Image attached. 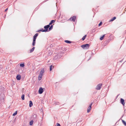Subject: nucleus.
Masks as SVG:
<instances>
[{
  "mask_svg": "<svg viewBox=\"0 0 126 126\" xmlns=\"http://www.w3.org/2000/svg\"><path fill=\"white\" fill-rule=\"evenodd\" d=\"M50 25H48L44 26V28L45 29H44L43 31H44V32H48V29Z\"/></svg>",
  "mask_w": 126,
  "mask_h": 126,
  "instance_id": "1",
  "label": "nucleus"
},
{
  "mask_svg": "<svg viewBox=\"0 0 126 126\" xmlns=\"http://www.w3.org/2000/svg\"><path fill=\"white\" fill-rule=\"evenodd\" d=\"M89 45L88 44H86L83 45L81 46V47L83 48H88L89 47Z\"/></svg>",
  "mask_w": 126,
  "mask_h": 126,
  "instance_id": "2",
  "label": "nucleus"
},
{
  "mask_svg": "<svg viewBox=\"0 0 126 126\" xmlns=\"http://www.w3.org/2000/svg\"><path fill=\"white\" fill-rule=\"evenodd\" d=\"M102 86V84H99L97 86L96 89L97 90H100Z\"/></svg>",
  "mask_w": 126,
  "mask_h": 126,
  "instance_id": "3",
  "label": "nucleus"
},
{
  "mask_svg": "<svg viewBox=\"0 0 126 126\" xmlns=\"http://www.w3.org/2000/svg\"><path fill=\"white\" fill-rule=\"evenodd\" d=\"M76 19V16H73L71 17L70 18V20H72V21L73 22H74L75 21Z\"/></svg>",
  "mask_w": 126,
  "mask_h": 126,
  "instance_id": "4",
  "label": "nucleus"
},
{
  "mask_svg": "<svg viewBox=\"0 0 126 126\" xmlns=\"http://www.w3.org/2000/svg\"><path fill=\"white\" fill-rule=\"evenodd\" d=\"M92 104V103H91L89 105V106L88 107L87 110V112L88 113L90 111L91 109V106Z\"/></svg>",
  "mask_w": 126,
  "mask_h": 126,
  "instance_id": "5",
  "label": "nucleus"
},
{
  "mask_svg": "<svg viewBox=\"0 0 126 126\" xmlns=\"http://www.w3.org/2000/svg\"><path fill=\"white\" fill-rule=\"evenodd\" d=\"M39 93L41 94H42L43 92V89L42 87H40L38 91Z\"/></svg>",
  "mask_w": 126,
  "mask_h": 126,
  "instance_id": "6",
  "label": "nucleus"
},
{
  "mask_svg": "<svg viewBox=\"0 0 126 126\" xmlns=\"http://www.w3.org/2000/svg\"><path fill=\"white\" fill-rule=\"evenodd\" d=\"M121 103L123 105H124L125 104V101L124 99L122 98H121L120 99Z\"/></svg>",
  "mask_w": 126,
  "mask_h": 126,
  "instance_id": "7",
  "label": "nucleus"
},
{
  "mask_svg": "<svg viewBox=\"0 0 126 126\" xmlns=\"http://www.w3.org/2000/svg\"><path fill=\"white\" fill-rule=\"evenodd\" d=\"M21 76L20 75H17L16 77V78L18 80H19L21 79Z\"/></svg>",
  "mask_w": 126,
  "mask_h": 126,
  "instance_id": "8",
  "label": "nucleus"
},
{
  "mask_svg": "<svg viewBox=\"0 0 126 126\" xmlns=\"http://www.w3.org/2000/svg\"><path fill=\"white\" fill-rule=\"evenodd\" d=\"M29 107H31L33 105V104L32 102L31 101H29Z\"/></svg>",
  "mask_w": 126,
  "mask_h": 126,
  "instance_id": "9",
  "label": "nucleus"
},
{
  "mask_svg": "<svg viewBox=\"0 0 126 126\" xmlns=\"http://www.w3.org/2000/svg\"><path fill=\"white\" fill-rule=\"evenodd\" d=\"M44 73V71L43 69L42 70L40 71V74L41 75H43V73Z\"/></svg>",
  "mask_w": 126,
  "mask_h": 126,
  "instance_id": "10",
  "label": "nucleus"
},
{
  "mask_svg": "<svg viewBox=\"0 0 126 126\" xmlns=\"http://www.w3.org/2000/svg\"><path fill=\"white\" fill-rule=\"evenodd\" d=\"M38 33H36L35 34V35L34 36L33 38L36 39L37 37L38 36Z\"/></svg>",
  "mask_w": 126,
  "mask_h": 126,
  "instance_id": "11",
  "label": "nucleus"
},
{
  "mask_svg": "<svg viewBox=\"0 0 126 126\" xmlns=\"http://www.w3.org/2000/svg\"><path fill=\"white\" fill-rule=\"evenodd\" d=\"M35 47H33V48L31 49L30 50V53H32V52L33 51H34V49H35Z\"/></svg>",
  "mask_w": 126,
  "mask_h": 126,
  "instance_id": "12",
  "label": "nucleus"
},
{
  "mask_svg": "<svg viewBox=\"0 0 126 126\" xmlns=\"http://www.w3.org/2000/svg\"><path fill=\"white\" fill-rule=\"evenodd\" d=\"M53 27V25H51L49 27V30L48 31L49 32V31H50V30H51L52 29Z\"/></svg>",
  "mask_w": 126,
  "mask_h": 126,
  "instance_id": "13",
  "label": "nucleus"
},
{
  "mask_svg": "<svg viewBox=\"0 0 126 126\" xmlns=\"http://www.w3.org/2000/svg\"><path fill=\"white\" fill-rule=\"evenodd\" d=\"M55 22V21L54 20H52L49 23V24L48 25H51L53 23H54Z\"/></svg>",
  "mask_w": 126,
  "mask_h": 126,
  "instance_id": "14",
  "label": "nucleus"
},
{
  "mask_svg": "<svg viewBox=\"0 0 126 126\" xmlns=\"http://www.w3.org/2000/svg\"><path fill=\"white\" fill-rule=\"evenodd\" d=\"M116 18L115 17H114L113 18H112L110 21H112L114 20L115 19H116Z\"/></svg>",
  "mask_w": 126,
  "mask_h": 126,
  "instance_id": "15",
  "label": "nucleus"
},
{
  "mask_svg": "<svg viewBox=\"0 0 126 126\" xmlns=\"http://www.w3.org/2000/svg\"><path fill=\"white\" fill-rule=\"evenodd\" d=\"M64 42L70 44L71 43V42L70 41L68 40H65Z\"/></svg>",
  "mask_w": 126,
  "mask_h": 126,
  "instance_id": "16",
  "label": "nucleus"
},
{
  "mask_svg": "<svg viewBox=\"0 0 126 126\" xmlns=\"http://www.w3.org/2000/svg\"><path fill=\"white\" fill-rule=\"evenodd\" d=\"M122 121L123 123L124 124V125L125 126H126V122L124 120H122Z\"/></svg>",
  "mask_w": 126,
  "mask_h": 126,
  "instance_id": "17",
  "label": "nucleus"
},
{
  "mask_svg": "<svg viewBox=\"0 0 126 126\" xmlns=\"http://www.w3.org/2000/svg\"><path fill=\"white\" fill-rule=\"evenodd\" d=\"M33 117L35 119L36 118L37 115L36 114H34L33 115Z\"/></svg>",
  "mask_w": 126,
  "mask_h": 126,
  "instance_id": "18",
  "label": "nucleus"
},
{
  "mask_svg": "<svg viewBox=\"0 0 126 126\" xmlns=\"http://www.w3.org/2000/svg\"><path fill=\"white\" fill-rule=\"evenodd\" d=\"M25 66L24 63H21L20 64V66L22 67H24Z\"/></svg>",
  "mask_w": 126,
  "mask_h": 126,
  "instance_id": "19",
  "label": "nucleus"
},
{
  "mask_svg": "<svg viewBox=\"0 0 126 126\" xmlns=\"http://www.w3.org/2000/svg\"><path fill=\"white\" fill-rule=\"evenodd\" d=\"M24 96L25 95L24 94H23L21 96V98L23 100H24Z\"/></svg>",
  "mask_w": 126,
  "mask_h": 126,
  "instance_id": "20",
  "label": "nucleus"
},
{
  "mask_svg": "<svg viewBox=\"0 0 126 126\" xmlns=\"http://www.w3.org/2000/svg\"><path fill=\"white\" fill-rule=\"evenodd\" d=\"M105 35V34L103 35V36H102L100 38V39L101 40H102L103 39Z\"/></svg>",
  "mask_w": 126,
  "mask_h": 126,
  "instance_id": "21",
  "label": "nucleus"
},
{
  "mask_svg": "<svg viewBox=\"0 0 126 126\" xmlns=\"http://www.w3.org/2000/svg\"><path fill=\"white\" fill-rule=\"evenodd\" d=\"M86 35H85V36H83L82 38V40H84L85 39V38H86Z\"/></svg>",
  "mask_w": 126,
  "mask_h": 126,
  "instance_id": "22",
  "label": "nucleus"
},
{
  "mask_svg": "<svg viewBox=\"0 0 126 126\" xmlns=\"http://www.w3.org/2000/svg\"><path fill=\"white\" fill-rule=\"evenodd\" d=\"M17 111H16L15 113H14L13 114V116H15L16 115V114H17Z\"/></svg>",
  "mask_w": 126,
  "mask_h": 126,
  "instance_id": "23",
  "label": "nucleus"
},
{
  "mask_svg": "<svg viewBox=\"0 0 126 126\" xmlns=\"http://www.w3.org/2000/svg\"><path fill=\"white\" fill-rule=\"evenodd\" d=\"M35 43V42L33 41L32 45L33 46H34Z\"/></svg>",
  "mask_w": 126,
  "mask_h": 126,
  "instance_id": "24",
  "label": "nucleus"
},
{
  "mask_svg": "<svg viewBox=\"0 0 126 126\" xmlns=\"http://www.w3.org/2000/svg\"><path fill=\"white\" fill-rule=\"evenodd\" d=\"M33 123V121H31L30 122V125H32Z\"/></svg>",
  "mask_w": 126,
  "mask_h": 126,
  "instance_id": "25",
  "label": "nucleus"
},
{
  "mask_svg": "<svg viewBox=\"0 0 126 126\" xmlns=\"http://www.w3.org/2000/svg\"><path fill=\"white\" fill-rule=\"evenodd\" d=\"M52 65H51L50 66V71H51L52 70Z\"/></svg>",
  "mask_w": 126,
  "mask_h": 126,
  "instance_id": "26",
  "label": "nucleus"
},
{
  "mask_svg": "<svg viewBox=\"0 0 126 126\" xmlns=\"http://www.w3.org/2000/svg\"><path fill=\"white\" fill-rule=\"evenodd\" d=\"M42 78V77H38V80H41V79Z\"/></svg>",
  "mask_w": 126,
  "mask_h": 126,
  "instance_id": "27",
  "label": "nucleus"
},
{
  "mask_svg": "<svg viewBox=\"0 0 126 126\" xmlns=\"http://www.w3.org/2000/svg\"><path fill=\"white\" fill-rule=\"evenodd\" d=\"M102 24V23L101 22H100V23L98 24L99 26H100Z\"/></svg>",
  "mask_w": 126,
  "mask_h": 126,
  "instance_id": "28",
  "label": "nucleus"
},
{
  "mask_svg": "<svg viewBox=\"0 0 126 126\" xmlns=\"http://www.w3.org/2000/svg\"><path fill=\"white\" fill-rule=\"evenodd\" d=\"M44 29H40V32H44V31H43V30H44Z\"/></svg>",
  "mask_w": 126,
  "mask_h": 126,
  "instance_id": "29",
  "label": "nucleus"
},
{
  "mask_svg": "<svg viewBox=\"0 0 126 126\" xmlns=\"http://www.w3.org/2000/svg\"><path fill=\"white\" fill-rule=\"evenodd\" d=\"M56 126H61L60 124H59L57 123Z\"/></svg>",
  "mask_w": 126,
  "mask_h": 126,
  "instance_id": "30",
  "label": "nucleus"
},
{
  "mask_svg": "<svg viewBox=\"0 0 126 126\" xmlns=\"http://www.w3.org/2000/svg\"><path fill=\"white\" fill-rule=\"evenodd\" d=\"M43 75L39 74L38 77H42Z\"/></svg>",
  "mask_w": 126,
  "mask_h": 126,
  "instance_id": "31",
  "label": "nucleus"
},
{
  "mask_svg": "<svg viewBox=\"0 0 126 126\" xmlns=\"http://www.w3.org/2000/svg\"><path fill=\"white\" fill-rule=\"evenodd\" d=\"M36 39H35V38H33V41H35V42Z\"/></svg>",
  "mask_w": 126,
  "mask_h": 126,
  "instance_id": "32",
  "label": "nucleus"
},
{
  "mask_svg": "<svg viewBox=\"0 0 126 126\" xmlns=\"http://www.w3.org/2000/svg\"><path fill=\"white\" fill-rule=\"evenodd\" d=\"M8 9V8H6V9L5 10V12H6V11H7V10Z\"/></svg>",
  "mask_w": 126,
  "mask_h": 126,
  "instance_id": "33",
  "label": "nucleus"
},
{
  "mask_svg": "<svg viewBox=\"0 0 126 126\" xmlns=\"http://www.w3.org/2000/svg\"><path fill=\"white\" fill-rule=\"evenodd\" d=\"M40 32V30H39L37 31V32Z\"/></svg>",
  "mask_w": 126,
  "mask_h": 126,
  "instance_id": "34",
  "label": "nucleus"
}]
</instances>
